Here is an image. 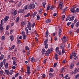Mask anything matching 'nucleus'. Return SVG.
Listing matches in <instances>:
<instances>
[{"label":"nucleus","mask_w":79,"mask_h":79,"mask_svg":"<svg viewBox=\"0 0 79 79\" xmlns=\"http://www.w3.org/2000/svg\"><path fill=\"white\" fill-rule=\"evenodd\" d=\"M25 49H26V50H29V47H27V46H26Z\"/></svg>","instance_id":"nucleus-57"},{"label":"nucleus","mask_w":79,"mask_h":79,"mask_svg":"<svg viewBox=\"0 0 79 79\" xmlns=\"http://www.w3.org/2000/svg\"><path fill=\"white\" fill-rule=\"evenodd\" d=\"M24 9H19L18 11L19 13H23L24 11Z\"/></svg>","instance_id":"nucleus-6"},{"label":"nucleus","mask_w":79,"mask_h":79,"mask_svg":"<svg viewBox=\"0 0 79 79\" xmlns=\"http://www.w3.org/2000/svg\"><path fill=\"white\" fill-rule=\"evenodd\" d=\"M23 40H26V38H27V35H23Z\"/></svg>","instance_id":"nucleus-22"},{"label":"nucleus","mask_w":79,"mask_h":79,"mask_svg":"<svg viewBox=\"0 0 79 79\" xmlns=\"http://www.w3.org/2000/svg\"><path fill=\"white\" fill-rule=\"evenodd\" d=\"M13 72H14V70L13 69L10 70L9 72L10 75H12L13 73Z\"/></svg>","instance_id":"nucleus-13"},{"label":"nucleus","mask_w":79,"mask_h":79,"mask_svg":"<svg viewBox=\"0 0 79 79\" xmlns=\"http://www.w3.org/2000/svg\"><path fill=\"white\" fill-rule=\"evenodd\" d=\"M42 9H41L39 12L40 14H42Z\"/></svg>","instance_id":"nucleus-53"},{"label":"nucleus","mask_w":79,"mask_h":79,"mask_svg":"<svg viewBox=\"0 0 79 79\" xmlns=\"http://www.w3.org/2000/svg\"><path fill=\"white\" fill-rule=\"evenodd\" d=\"M64 18H65V15H63L61 18L62 20H63V21L64 20Z\"/></svg>","instance_id":"nucleus-38"},{"label":"nucleus","mask_w":79,"mask_h":79,"mask_svg":"<svg viewBox=\"0 0 79 79\" xmlns=\"http://www.w3.org/2000/svg\"><path fill=\"white\" fill-rule=\"evenodd\" d=\"M27 27L29 30H31V26L29 25H27Z\"/></svg>","instance_id":"nucleus-23"},{"label":"nucleus","mask_w":79,"mask_h":79,"mask_svg":"<svg viewBox=\"0 0 79 79\" xmlns=\"http://www.w3.org/2000/svg\"><path fill=\"white\" fill-rule=\"evenodd\" d=\"M35 26V23H33V24H32V26L31 27L32 28H34V27Z\"/></svg>","instance_id":"nucleus-44"},{"label":"nucleus","mask_w":79,"mask_h":79,"mask_svg":"<svg viewBox=\"0 0 79 79\" xmlns=\"http://www.w3.org/2000/svg\"><path fill=\"white\" fill-rule=\"evenodd\" d=\"M73 55L71 54L70 56V58L71 60H73Z\"/></svg>","instance_id":"nucleus-40"},{"label":"nucleus","mask_w":79,"mask_h":79,"mask_svg":"<svg viewBox=\"0 0 79 79\" xmlns=\"http://www.w3.org/2000/svg\"><path fill=\"white\" fill-rule=\"evenodd\" d=\"M32 4H30L29 6H28V8L30 10H31V9H32Z\"/></svg>","instance_id":"nucleus-28"},{"label":"nucleus","mask_w":79,"mask_h":79,"mask_svg":"<svg viewBox=\"0 0 79 79\" xmlns=\"http://www.w3.org/2000/svg\"><path fill=\"white\" fill-rule=\"evenodd\" d=\"M34 61H35V59L34 58V57H32L31 58V63H33V62Z\"/></svg>","instance_id":"nucleus-27"},{"label":"nucleus","mask_w":79,"mask_h":79,"mask_svg":"<svg viewBox=\"0 0 79 79\" xmlns=\"http://www.w3.org/2000/svg\"><path fill=\"white\" fill-rule=\"evenodd\" d=\"M50 52L49 51V50H48L46 52L45 55L47 56H48L50 53Z\"/></svg>","instance_id":"nucleus-4"},{"label":"nucleus","mask_w":79,"mask_h":79,"mask_svg":"<svg viewBox=\"0 0 79 79\" xmlns=\"http://www.w3.org/2000/svg\"><path fill=\"white\" fill-rule=\"evenodd\" d=\"M27 24V22L26 21L22 22H21V25L23 27H24V26H25V25H26V24Z\"/></svg>","instance_id":"nucleus-5"},{"label":"nucleus","mask_w":79,"mask_h":79,"mask_svg":"<svg viewBox=\"0 0 79 79\" xmlns=\"http://www.w3.org/2000/svg\"><path fill=\"white\" fill-rule=\"evenodd\" d=\"M6 73L7 75H9V71L7 70H5Z\"/></svg>","instance_id":"nucleus-26"},{"label":"nucleus","mask_w":79,"mask_h":79,"mask_svg":"<svg viewBox=\"0 0 79 79\" xmlns=\"http://www.w3.org/2000/svg\"><path fill=\"white\" fill-rule=\"evenodd\" d=\"M13 64L15 66H16V61H15V60L13 61Z\"/></svg>","instance_id":"nucleus-43"},{"label":"nucleus","mask_w":79,"mask_h":79,"mask_svg":"<svg viewBox=\"0 0 79 79\" xmlns=\"http://www.w3.org/2000/svg\"><path fill=\"white\" fill-rule=\"evenodd\" d=\"M56 65H57V63H55L53 65L54 67H56Z\"/></svg>","instance_id":"nucleus-60"},{"label":"nucleus","mask_w":79,"mask_h":79,"mask_svg":"<svg viewBox=\"0 0 79 79\" xmlns=\"http://www.w3.org/2000/svg\"><path fill=\"white\" fill-rule=\"evenodd\" d=\"M48 50H49V52H50L51 53H52V52H53V48H51L50 49H48Z\"/></svg>","instance_id":"nucleus-24"},{"label":"nucleus","mask_w":79,"mask_h":79,"mask_svg":"<svg viewBox=\"0 0 79 79\" xmlns=\"http://www.w3.org/2000/svg\"><path fill=\"white\" fill-rule=\"evenodd\" d=\"M79 77V74H78L75 76V79H77V78H78Z\"/></svg>","instance_id":"nucleus-41"},{"label":"nucleus","mask_w":79,"mask_h":79,"mask_svg":"<svg viewBox=\"0 0 79 79\" xmlns=\"http://www.w3.org/2000/svg\"><path fill=\"white\" fill-rule=\"evenodd\" d=\"M57 15V13H55L53 15V16H54V17H55V16H56Z\"/></svg>","instance_id":"nucleus-61"},{"label":"nucleus","mask_w":79,"mask_h":79,"mask_svg":"<svg viewBox=\"0 0 79 79\" xmlns=\"http://www.w3.org/2000/svg\"><path fill=\"white\" fill-rule=\"evenodd\" d=\"M54 58L56 60H58V55L57 54H56L54 56Z\"/></svg>","instance_id":"nucleus-14"},{"label":"nucleus","mask_w":79,"mask_h":79,"mask_svg":"<svg viewBox=\"0 0 79 79\" xmlns=\"http://www.w3.org/2000/svg\"><path fill=\"white\" fill-rule=\"evenodd\" d=\"M46 5V3H45V2H44L43 3V6H44V8H45V5Z\"/></svg>","instance_id":"nucleus-35"},{"label":"nucleus","mask_w":79,"mask_h":79,"mask_svg":"<svg viewBox=\"0 0 79 79\" xmlns=\"http://www.w3.org/2000/svg\"><path fill=\"white\" fill-rule=\"evenodd\" d=\"M70 17H71V15H69L68 16L67 18H66V21H67L69 20V19H70Z\"/></svg>","instance_id":"nucleus-29"},{"label":"nucleus","mask_w":79,"mask_h":79,"mask_svg":"<svg viewBox=\"0 0 79 79\" xmlns=\"http://www.w3.org/2000/svg\"><path fill=\"white\" fill-rule=\"evenodd\" d=\"M47 42H48V39L45 40L44 42V45L45 46V48L46 49L48 48V45L47 44Z\"/></svg>","instance_id":"nucleus-1"},{"label":"nucleus","mask_w":79,"mask_h":79,"mask_svg":"<svg viewBox=\"0 0 79 79\" xmlns=\"http://www.w3.org/2000/svg\"><path fill=\"white\" fill-rule=\"evenodd\" d=\"M30 16V13H29L27 14L24 16L25 18H27Z\"/></svg>","instance_id":"nucleus-30"},{"label":"nucleus","mask_w":79,"mask_h":79,"mask_svg":"<svg viewBox=\"0 0 79 79\" xmlns=\"http://www.w3.org/2000/svg\"><path fill=\"white\" fill-rule=\"evenodd\" d=\"M72 54V55H73L74 57H76V52L74 51L73 52Z\"/></svg>","instance_id":"nucleus-21"},{"label":"nucleus","mask_w":79,"mask_h":79,"mask_svg":"<svg viewBox=\"0 0 79 79\" xmlns=\"http://www.w3.org/2000/svg\"><path fill=\"white\" fill-rule=\"evenodd\" d=\"M79 26V22H78L76 24V27H78Z\"/></svg>","instance_id":"nucleus-45"},{"label":"nucleus","mask_w":79,"mask_h":79,"mask_svg":"<svg viewBox=\"0 0 79 79\" xmlns=\"http://www.w3.org/2000/svg\"><path fill=\"white\" fill-rule=\"evenodd\" d=\"M15 45H13L11 47V48L9 50H13L14 48H15Z\"/></svg>","instance_id":"nucleus-25"},{"label":"nucleus","mask_w":79,"mask_h":79,"mask_svg":"<svg viewBox=\"0 0 79 79\" xmlns=\"http://www.w3.org/2000/svg\"><path fill=\"white\" fill-rule=\"evenodd\" d=\"M45 34L46 35L45 36V37L47 39L48 38V30H47Z\"/></svg>","instance_id":"nucleus-11"},{"label":"nucleus","mask_w":79,"mask_h":79,"mask_svg":"<svg viewBox=\"0 0 79 79\" xmlns=\"http://www.w3.org/2000/svg\"><path fill=\"white\" fill-rule=\"evenodd\" d=\"M5 39V37L4 36H2V40H4Z\"/></svg>","instance_id":"nucleus-47"},{"label":"nucleus","mask_w":79,"mask_h":79,"mask_svg":"<svg viewBox=\"0 0 79 79\" xmlns=\"http://www.w3.org/2000/svg\"><path fill=\"white\" fill-rule=\"evenodd\" d=\"M37 14V13L36 12H35L33 14V17H34L35 16H36V15Z\"/></svg>","instance_id":"nucleus-33"},{"label":"nucleus","mask_w":79,"mask_h":79,"mask_svg":"<svg viewBox=\"0 0 79 79\" xmlns=\"http://www.w3.org/2000/svg\"><path fill=\"white\" fill-rule=\"evenodd\" d=\"M71 22H68V23H67V26H69V25H71Z\"/></svg>","instance_id":"nucleus-59"},{"label":"nucleus","mask_w":79,"mask_h":79,"mask_svg":"<svg viewBox=\"0 0 79 79\" xmlns=\"http://www.w3.org/2000/svg\"><path fill=\"white\" fill-rule=\"evenodd\" d=\"M8 19H9V16H6L4 18V19H3L2 20H1V23H3V21H8Z\"/></svg>","instance_id":"nucleus-2"},{"label":"nucleus","mask_w":79,"mask_h":79,"mask_svg":"<svg viewBox=\"0 0 79 79\" xmlns=\"http://www.w3.org/2000/svg\"><path fill=\"white\" fill-rule=\"evenodd\" d=\"M10 38L11 41H13V40H14V37H13V35H12L10 36Z\"/></svg>","instance_id":"nucleus-20"},{"label":"nucleus","mask_w":79,"mask_h":79,"mask_svg":"<svg viewBox=\"0 0 79 79\" xmlns=\"http://www.w3.org/2000/svg\"><path fill=\"white\" fill-rule=\"evenodd\" d=\"M46 52V51L45 50V49L44 48L42 49V53H45V52Z\"/></svg>","instance_id":"nucleus-48"},{"label":"nucleus","mask_w":79,"mask_h":79,"mask_svg":"<svg viewBox=\"0 0 79 79\" xmlns=\"http://www.w3.org/2000/svg\"><path fill=\"white\" fill-rule=\"evenodd\" d=\"M17 13H18V10H15L12 13V14L14 16H15V15H16Z\"/></svg>","instance_id":"nucleus-8"},{"label":"nucleus","mask_w":79,"mask_h":79,"mask_svg":"<svg viewBox=\"0 0 79 79\" xmlns=\"http://www.w3.org/2000/svg\"><path fill=\"white\" fill-rule=\"evenodd\" d=\"M46 77V75L45 74H44L42 75V77L43 78H45Z\"/></svg>","instance_id":"nucleus-63"},{"label":"nucleus","mask_w":79,"mask_h":79,"mask_svg":"<svg viewBox=\"0 0 79 79\" xmlns=\"http://www.w3.org/2000/svg\"><path fill=\"white\" fill-rule=\"evenodd\" d=\"M79 12V8H78L76 9L75 13H76V12Z\"/></svg>","instance_id":"nucleus-50"},{"label":"nucleus","mask_w":79,"mask_h":79,"mask_svg":"<svg viewBox=\"0 0 79 79\" xmlns=\"http://www.w3.org/2000/svg\"><path fill=\"white\" fill-rule=\"evenodd\" d=\"M4 58V55H2L0 56V60H3Z\"/></svg>","instance_id":"nucleus-19"},{"label":"nucleus","mask_w":79,"mask_h":79,"mask_svg":"<svg viewBox=\"0 0 79 79\" xmlns=\"http://www.w3.org/2000/svg\"><path fill=\"white\" fill-rule=\"evenodd\" d=\"M24 9H25V10H27V5L25 6L24 7Z\"/></svg>","instance_id":"nucleus-62"},{"label":"nucleus","mask_w":79,"mask_h":79,"mask_svg":"<svg viewBox=\"0 0 79 79\" xmlns=\"http://www.w3.org/2000/svg\"><path fill=\"white\" fill-rule=\"evenodd\" d=\"M63 6V4H59V6L60 8V9L62 8V6Z\"/></svg>","instance_id":"nucleus-39"},{"label":"nucleus","mask_w":79,"mask_h":79,"mask_svg":"<svg viewBox=\"0 0 79 79\" xmlns=\"http://www.w3.org/2000/svg\"><path fill=\"white\" fill-rule=\"evenodd\" d=\"M36 20H37V21H39L40 20V16L39 15H37Z\"/></svg>","instance_id":"nucleus-42"},{"label":"nucleus","mask_w":79,"mask_h":79,"mask_svg":"<svg viewBox=\"0 0 79 79\" xmlns=\"http://www.w3.org/2000/svg\"><path fill=\"white\" fill-rule=\"evenodd\" d=\"M50 6H49L47 7V11H48L49 10H50Z\"/></svg>","instance_id":"nucleus-52"},{"label":"nucleus","mask_w":79,"mask_h":79,"mask_svg":"<svg viewBox=\"0 0 79 79\" xmlns=\"http://www.w3.org/2000/svg\"><path fill=\"white\" fill-rule=\"evenodd\" d=\"M22 36L26 35H25V32L23 31H22Z\"/></svg>","instance_id":"nucleus-49"},{"label":"nucleus","mask_w":79,"mask_h":79,"mask_svg":"<svg viewBox=\"0 0 79 79\" xmlns=\"http://www.w3.org/2000/svg\"><path fill=\"white\" fill-rule=\"evenodd\" d=\"M19 20V17H18L16 18V22L17 23L18 22V21Z\"/></svg>","instance_id":"nucleus-34"},{"label":"nucleus","mask_w":79,"mask_h":79,"mask_svg":"<svg viewBox=\"0 0 79 79\" xmlns=\"http://www.w3.org/2000/svg\"><path fill=\"white\" fill-rule=\"evenodd\" d=\"M0 66H1V67H3V62H1L0 63Z\"/></svg>","instance_id":"nucleus-46"},{"label":"nucleus","mask_w":79,"mask_h":79,"mask_svg":"<svg viewBox=\"0 0 79 79\" xmlns=\"http://www.w3.org/2000/svg\"><path fill=\"white\" fill-rule=\"evenodd\" d=\"M49 77H50V78H52L53 77V73H49Z\"/></svg>","instance_id":"nucleus-17"},{"label":"nucleus","mask_w":79,"mask_h":79,"mask_svg":"<svg viewBox=\"0 0 79 79\" xmlns=\"http://www.w3.org/2000/svg\"><path fill=\"white\" fill-rule=\"evenodd\" d=\"M25 31L27 35H29V31L27 27H25Z\"/></svg>","instance_id":"nucleus-16"},{"label":"nucleus","mask_w":79,"mask_h":79,"mask_svg":"<svg viewBox=\"0 0 79 79\" xmlns=\"http://www.w3.org/2000/svg\"><path fill=\"white\" fill-rule=\"evenodd\" d=\"M8 64L6 63L5 65V68L6 69H8Z\"/></svg>","instance_id":"nucleus-31"},{"label":"nucleus","mask_w":79,"mask_h":79,"mask_svg":"<svg viewBox=\"0 0 79 79\" xmlns=\"http://www.w3.org/2000/svg\"><path fill=\"white\" fill-rule=\"evenodd\" d=\"M61 32H62V31L61 30V28H60L59 29V37H60L61 36V34L62 33H61Z\"/></svg>","instance_id":"nucleus-10"},{"label":"nucleus","mask_w":79,"mask_h":79,"mask_svg":"<svg viewBox=\"0 0 79 79\" xmlns=\"http://www.w3.org/2000/svg\"><path fill=\"white\" fill-rule=\"evenodd\" d=\"M76 8L74 7L72 9H71L70 11H71L72 13H76V10H75Z\"/></svg>","instance_id":"nucleus-7"},{"label":"nucleus","mask_w":79,"mask_h":79,"mask_svg":"<svg viewBox=\"0 0 79 79\" xmlns=\"http://www.w3.org/2000/svg\"><path fill=\"white\" fill-rule=\"evenodd\" d=\"M74 19V17L72 16L70 18L69 21H73Z\"/></svg>","instance_id":"nucleus-15"},{"label":"nucleus","mask_w":79,"mask_h":79,"mask_svg":"<svg viewBox=\"0 0 79 79\" xmlns=\"http://www.w3.org/2000/svg\"><path fill=\"white\" fill-rule=\"evenodd\" d=\"M65 47V44H62L61 45L60 47V49H63L64 47Z\"/></svg>","instance_id":"nucleus-9"},{"label":"nucleus","mask_w":79,"mask_h":79,"mask_svg":"<svg viewBox=\"0 0 79 79\" xmlns=\"http://www.w3.org/2000/svg\"><path fill=\"white\" fill-rule=\"evenodd\" d=\"M53 71H54L53 69L52 68H51L50 69V70L49 71V73H51V72H53Z\"/></svg>","instance_id":"nucleus-37"},{"label":"nucleus","mask_w":79,"mask_h":79,"mask_svg":"<svg viewBox=\"0 0 79 79\" xmlns=\"http://www.w3.org/2000/svg\"><path fill=\"white\" fill-rule=\"evenodd\" d=\"M31 53V52H30V50L28 51L27 52V55H30V53Z\"/></svg>","instance_id":"nucleus-36"},{"label":"nucleus","mask_w":79,"mask_h":79,"mask_svg":"<svg viewBox=\"0 0 79 79\" xmlns=\"http://www.w3.org/2000/svg\"><path fill=\"white\" fill-rule=\"evenodd\" d=\"M32 8L34 9L35 8V5L32 4Z\"/></svg>","instance_id":"nucleus-58"},{"label":"nucleus","mask_w":79,"mask_h":79,"mask_svg":"<svg viewBox=\"0 0 79 79\" xmlns=\"http://www.w3.org/2000/svg\"><path fill=\"white\" fill-rule=\"evenodd\" d=\"M59 52V48L58 47H57L56 48V53H58Z\"/></svg>","instance_id":"nucleus-32"},{"label":"nucleus","mask_w":79,"mask_h":79,"mask_svg":"<svg viewBox=\"0 0 79 79\" xmlns=\"http://www.w3.org/2000/svg\"><path fill=\"white\" fill-rule=\"evenodd\" d=\"M12 60H14V61H15V60H16V58L15 57H13Z\"/></svg>","instance_id":"nucleus-56"},{"label":"nucleus","mask_w":79,"mask_h":79,"mask_svg":"<svg viewBox=\"0 0 79 79\" xmlns=\"http://www.w3.org/2000/svg\"><path fill=\"white\" fill-rule=\"evenodd\" d=\"M27 74L29 75L30 74V70H31V68L29 66H27Z\"/></svg>","instance_id":"nucleus-3"},{"label":"nucleus","mask_w":79,"mask_h":79,"mask_svg":"<svg viewBox=\"0 0 79 79\" xmlns=\"http://www.w3.org/2000/svg\"><path fill=\"white\" fill-rule=\"evenodd\" d=\"M0 73L1 75H3V71L2 70L0 71Z\"/></svg>","instance_id":"nucleus-64"},{"label":"nucleus","mask_w":79,"mask_h":79,"mask_svg":"<svg viewBox=\"0 0 79 79\" xmlns=\"http://www.w3.org/2000/svg\"><path fill=\"white\" fill-rule=\"evenodd\" d=\"M0 29H1V31H2V30H3V26L2 22H1V24L0 25Z\"/></svg>","instance_id":"nucleus-18"},{"label":"nucleus","mask_w":79,"mask_h":79,"mask_svg":"<svg viewBox=\"0 0 79 79\" xmlns=\"http://www.w3.org/2000/svg\"><path fill=\"white\" fill-rule=\"evenodd\" d=\"M10 28V27L9 25H7L6 27V31H7V30H8V29Z\"/></svg>","instance_id":"nucleus-51"},{"label":"nucleus","mask_w":79,"mask_h":79,"mask_svg":"<svg viewBox=\"0 0 79 79\" xmlns=\"http://www.w3.org/2000/svg\"><path fill=\"white\" fill-rule=\"evenodd\" d=\"M21 5V2H20L18 4V7H20Z\"/></svg>","instance_id":"nucleus-54"},{"label":"nucleus","mask_w":79,"mask_h":79,"mask_svg":"<svg viewBox=\"0 0 79 79\" xmlns=\"http://www.w3.org/2000/svg\"><path fill=\"white\" fill-rule=\"evenodd\" d=\"M46 24H48L51 23V20L50 19H47V20H45Z\"/></svg>","instance_id":"nucleus-12"},{"label":"nucleus","mask_w":79,"mask_h":79,"mask_svg":"<svg viewBox=\"0 0 79 79\" xmlns=\"http://www.w3.org/2000/svg\"><path fill=\"white\" fill-rule=\"evenodd\" d=\"M65 53V50L64 49H62V54H64Z\"/></svg>","instance_id":"nucleus-55"}]
</instances>
